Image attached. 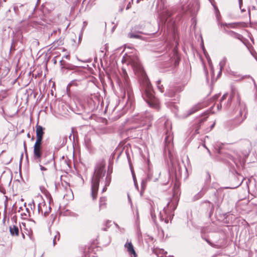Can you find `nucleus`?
<instances>
[{"label": "nucleus", "mask_w": 257, "mask_h": 257, "mask_svg": "<svg viewBox=\"0 0 257 257\" xmlns=\"http://www.w3.org/2000/svg\"><path fill=\"white\" fill-rule=\"evenodd\" d=\"M105 170L103 166L98 167L95 171L91 180V197L93 200L96 198L100 178L104 176Z\"/></svg>", "instance_id": "1"}, {"label": "nucleus", "mask_w": 257, "mask_h": 257, "mask_svg": "<svg viewBox=\"0 0 257 257\" xmlns=\"http://www.w3.org/2000/svg\"><path fill=\"white\" fill-rule=\"evenodd\" d=\"M153 92L151 86L148 84L145 90L144 99L150 107L159 109V102L158 99L154 96Z\"/></svg>", "instance_id": "2"}, {"label": "nucleus", "mask_w": 257, "mask_h": 257, "mask_svg": "<svg viewBox=\"0 0 257 257\" xmlns=\"http://www.w3.org/2000/svg\"><path fill=\"white\" fill-rule=\"evenodd\" d=\"M153 116L150 112L146 111L144 113L135 116L132 120L134 123L139 124V126H143L147 125L148 127L152 125Z\"/></svg>", "instance_id": "3"}, {"label": "nucleus", "mask_w": 257, "mask_h": 257, "mask_svg": "<svg viewBox=\"0 0 257 257\" xmlns=\"http://www.w3.org/2000/svg\"><path fill=\"white\" fill-rule=\"evenodd\" d=\"M122 62L127 65H131L135 70L140 71L142 69V66L137 56L130 55L124 57L122 60Z\"/></svg>", "instance_id": "4"}, {"label": "nucleus", "mask_w": 257, "mask_h": 257, "mask_svg": "<svg viewBox=\"0 0 257 257\" xmlns=\"http://www.w3.org/2000/svg\"><path fill=\"white\" fill-rule=\"evenodd\" d=\"M231 93L230 95L229 98L228 100L227 104L226 105V107H227L228 105H229L231 103L232 99L234 97L235 95L237 94V101L238 103L239 106L240 107L239 110V112L240 115V116H242L243 113L244 112L245 113V105L241 103L240 102V96L237 92V91L235 87H231ZM245 114H244V115Z\"/></svg>", "instance_id": "5"}, {"label": "nucleus", "mask_w": 257, "mask_h": 257, "mask_svg": "<svg viewBox=\"0 0 257 257\" xmlns=\"http://www.w3.org/2000/svg\"><path fill=\"white\" fill-rule=\"evenodd\" d=\"M42 142L36 141L34 146L33 157L38 162H40L42 156Z\"/></svg>", "instance_id": "6"}, {"label": "nucleus", "mask_w": 257, "mask_h": 257, "mask_svg": "<svg viewBox=\"0 0 257 257\" xmlns=\"http://www.w3.org/2000/svg\"><path fill=\"white\" fill-rule=\"evenodd\" d=\"M45 128L38 124L36 126V141L42 142Z\"/></svg>", "instance_id": "7"}, {"label": "nucleus", "mask_w": 257, "mask_h": 257, "mask_svg": "<svg viewBox=\"0 0 257 257\" xmlns=\"http://www.w3.org/2000/svg\"><path fill=\"white\" fill-rule=\"evenodd\" d=\"M142 34L148 35L147 33L139 31H136L135 29H133L128 34V37L130 38L143 39V37L141 36Z\"/></svg>", "instance_id": "8"}, {"label": "nucleus", "mask_w": 257, "mask_h": 257, "mask_svg": "<svg viewBox=\"0 0 257 257\" xmlns=\"http://www.w3.org/2000/svg\"><path fill=\"white\" fill-rule=\"evenodd\" d=\"M39 212H41L42 213L44 214L45 216L48 215L51 211V207L49 205L48 208H47V205L46 204H40L38 206Z\"/></svg>", "instance_id": "9"}, {"label": "nucleus", "mask_w": 257, "mask_h": 257, "mask_svg": "<svg viewBox=\"0 0 257 257\" xmlns=\"http://www.w3.org/2000/svg\"><path fill=\"white\" fill-rule=\"evenodd\" d=\"M124 247L126 248L130 254L133 255L134 257H137V253L131 242L126 243Z\"/></svg>", "instance_id": "10"}, {"label": "nucleus", "mask_w": 257, "mask_h": 257, "mask_svg": "<svg viewBox=\"0 0 257 257\" xmlns=\"http://www.w3.org/2000/svg\"><path fill=\"white\" fill-rule=\"evenodd\" d=\"M9 228H10V233L12 235L18 236L19 235V229L17 226L15 225H11L10 226Z\"/></svg>", "instance_id": "11"}, {"label": "nucleus", "mask_w": 257, "mask_h": 257, "mask_svg": "<svg viewBox=\"0 0 257 257\" xmlns=\"http://www.w3.org/2000/svg\"><path fill=\"white\" fill-rule=\"evenodd\" d=\"M153 174L154 173L152 171H151V170H149L147 174V178L146 180H153L154 181H156L157 180V178L154 177L153 176Z\"/></svg>", "instance_id": "12"}, {"label": "nucleus", "mask_w": 257, "mask_h": 257, "mask_svg": "<svg viewBox=\"0 0 257 257\" xmlns=\"http://www.w3.org/2000/svg\"><path fill=\"white\" fill-rule=\"evenodd\" d=\"M54 235V237L53 240V245L54 246L56 244L57 241H58L59 240L60 235L59 232L57 231L55 232Z\"/></svg>", "instance_id": "13"}, {"label": "nucleus", "mask_w": 257, "mask_h": 257, "mask_svg": "<svg viewBox=\"0 0 257 257\" xmlns=\"http://www.w3.org/2000/svg\"><path fill=\"white\" fill-rule=\"evenodd\" d=\"M123 77L124 78V84L126 87H127L128 85V80H127L128 76L127 75L126 72L124 70H123Z\"/></svg>", "instance_id": "14"}, {"label": "nucleus", "mask_w": 257, "mask_h": 257, "mask_svg": "<svg viewBox=\"0 0 257 257\" xmlns=\"http://www.w3.org/2000/svg\"><path fill=\"white\" fill-rule=\"evenodd\" d=\"M106 198L105 197H101L99 200V207L102 208L105 206Z\"/></svg>", "instance_id": "15"}, {"label": "nucleus", "mask_w": 257, "mask_h": 257, "mask_svg": "<svg viewBox=\"0 0 257 257\" xmlns=\"http://www.w3.org/2000/svg\"><path fill=\"white\" fill-rule=\"evenodd\" d=\"M200 109V106L199 105H196L195 106H194L193 107H192L190 110V112L188 114V115H190L194 112H195L196 111H197L198 110H199Z\"/></svg>", "instance_id": "16"}, {"label": "nucleus", "mask_w": 257, "mask_h": 257, "mask_svg": "<svg viewBox=\"0 0 257 257\" xmlns=\"http://www.w3.org/2000/svg\"><path fill=\"white\" fill-rule=\"evenodd\" d=\"M222 25L226 26L228 28H234L236 27V26L237 25V24L236 23H229V24L224 23V24H222Z\"/></svg>", "instance_id": "17"}, {"label": "nucleus", "mask_w": 257, "mask_h": 257, "mask_svg": "<svg viewBox=\"0 0 257 257\" xmlns=\"http://www.w3.org/2000/svg\"><path fill=\"white\" fill-rule=\"evenodd\" d=\"M209 1L210 2V3L211 4V5L213 6V7H214V8L215 10L216 11L218 12V9H217V7H216V6H215V2H214V0H209Z\"/></svg>", "instance_id": "18"}, {"label": "nucleus", "mask_w": 257, "mask_h": 257, "mask_svg": "<svg viewBox=\"0 0 257 257\" xmlns=\"http://www.w3.org/2000/svg\"><path fill=\"white\" fill-rule=\"evenodd\" d=\"M224 63H225V61H221L220 63H219V65H220V71L219 72V74L221 73V70L223 68V66L224 65Z\"/></svg>", "instance_id": "19"}, {"label": "nucleus", "mask_w": 257, "mask_h": 257, "mask_svg": "<svg viewBox=\"0 0 257 257\" xmlns=\"http://www.w3.org/2000/svg\"><path fill=\"white\" fill-rule=\"evenodd\" d=\"M14 10L16 14H19V9H18V7L17 6L15 5L14 6Z\"/></svg>", "instance_id": "20"}, {"label": "nucleus", "mask_w": 257, "mask_h": 257, "mask_svg": "<svg viewBox=\"0 0 257 257\" xmlns=\"http://www.w3.org/2000/svg\"><path fill=\"white\" fill-rule=\"evenodd\" d=\"M229 34L230 35H232V36H237L238 37L240 36L239 35L235 33V32H234L233 31H229Z\"/></svg>", "instance_id": "21"}, {"label": "nucleus", "mask_w": 257, "mask_h": 257, "mask_svg": "<svg viewBox=\"0 0 257 257\" xmlns=\"http://www.w3.org/2000/svg\"><path fill=\"white\" fill-rule=\"evenodd\" d=\"M227 95V93L224 94L220 99V102H222L226 98Z\"/></svg>", "instance_id": "22"}, {"label": "nucleus", "mask_w": 257, "mask_h": 257, "mask_svg": "<svg viewBox=\"0 0 257 257\" xmlns=\"http://www.w3.org/2000/svg\"><path fill=\"white\" fill-rule=\"evenodd\" d=\"M59 30L58 29V30H55L53 31V32H52L51 33V35L49 36V37H50V36H52L54 34H56L57 32H59Z\"/></svg>", "instance_id": "23"}, {"label": "nucleus", "mask_w": 257, "mask_h": 257, "mask_svg": "<svg viewBox=\"0 0 257 257\" xmlns=\"http://www.w3.org/2000/svg\"><path fill=\"white\" fill-rule=\"evenodd\" d=\"M203 194L202 193V192H200L198 193V194L197 195L198 196V197L196 198V199H199V198H201L202 196H203Z\"/></svg>", "instance_id": "24"}, {"label": "nucleus", "mask_w": 257, "mask_h": 257, "mask_svg": "<svg viewBox=\"0 0 257 257\" xmlns=\"http://www.w3.org/2000/svg\"><path fill=\"white\" fill-rule=\"evenodd\" d=\"M40 169L42 170V171H45V170H47V169L46 168H45L44 167H43V166L40 165Z\"/></svg>", "instance_id": "25"}, {"label": "nucleus", "mask_w": 257, "mask_h": 257, "mask_svg": "<svg viewBox=\"0 0 257 257\" xmlns=\"http://www.w3.org/2000/svg\"><path fill=\"white\" fill-rule=\"evenodd\" d=\"M24 147L25 152L27 153V147H26V144L25 142H24Z\"/></svg>", "instance_id": "26"}, {"label": "nucleus", "mask_w": 257, "mask_h": 257, "mask_svg": "<svg viewBox=\"0 0 257 257\" xmlns=\"http://www.w3.org/2000/svg\"><path fill=\"white\" fill-rule=\"evenodd\" d=\"M238 1H239V7H240V8H241V6L242 4V0H238Z\"/></svg>", "instance_id": "27"}, {"label": "nucleus", "mask_w": 257, "mask_h": 257, "mask_svg": "<svg viewBox=\"0 0 257 257\" xmlns=\"http://www.w3.org/2000/svg\"><path fill=\"white\" fill-rule=\"evenodd\" d=\"M221 102H220V105L218 104H217V107L218 109H219V110L221 108Z\"/></svg>", "instance_id": "28"}, {"label": "nucleus", "mask_w": 257, "mask_h": 257, "mask_svg": "<svg viewBox=\"0 0 257 257\" xmlns=\"http://www.w3.org/2000/svg\"><path fill=\"white\" fill-rule=\"evenodd\" d=\"M23 158V153H22V154H21V158H20V164H21V162H22V161Z\"/></svg>", "instance_id": "29"}, {"label": "nucleus", "mask_w": 257, "mask_h": 257, "mask_svg": "<svg viewBox=\"0 0 257 257\" xmlns=\"http://www.w3.org/2000/svg\"><path fill=\"white\" fill-rule=\"evenodd\" d=\"M133 179H134V181L135 185L137 186V184H136V178L134 176H133Z\"/></svg>", "instance_id": "30"}, {"label": "nucleus", "mask_w": 257, "mask_h": 257, "mask_svg": "<svg viewBox=\"0 0 257 257\" xmlns=\"http://www.w3.org/2000/svg\"><path fill=\"white\" fill-rule=\"evenodd\" d=\"M73 84V82H71L70 83H69L68 85V87L71 86V85H72Z\"/></svg>", "instance_id": "31"}, {"label": "nucleus", "mask_w": 257, "mask_h": 257, "mask_svg": "<svg viewBox=\"0 0 257 257\" xmlns=\"http://www.w3.org/2000/svg\"><path fill=\"white\" fill-rule=\"evenodd\" d=\"M206 241L209 244H211V242H210V241H209L208 239H205Z\"/></svg>", "instance_id": "32"}, {"label": "nucleus", "mask_w": 257, "mask_h": 257, "mask_svg": "<svg viewBox=\"0 0 257 257\" xmlns=\"http://www.w3.org/2000/svg\"><path fill=\"white\" fill-rule=\"evenodd\" d=\"M27 137H28V138H30V134L29 133H28V134H27Z\"/></svg>", "instance_id": "33"}, {"label": "nucleus", "mask_w": 257, "mask_h": 257, "mask_svg": "<svg viewBox=\"0 0 257 257\" xmlns=\"http://www.w3.org/2000/svg\"><path fill=\"white\" fill-rule=\"evenodd\" d=\"M127 94H128V98H129L130 97V92H127Z\"/></svg>", "instance_id": "34"}, {"label": "nucleus", "mask_w": 257, "mask_h": 257, "mask_svg": "<svg viewBox=\"0 0 257 257\" xmlns=\"http://www.w3.org/2000/svg\"><path fill=\"white\" fill-rule=\"evenodd\" d=\"M144 183H145V181H143V182H142V187H143V185H144Z\"/></svg>", "instance_id": "35"}, {"label": "nucleus", "mask_w": 257, "mask_h": 257, "mask_svg": "<svg viewBox=\"0 0 257 257\" xmlns=\"http://www.w3.org/2000/svg\"><path fill=\"white\" fill-rule=\"evenodd\" d=\"M25 216H27L26 212L24 213Z\"/></svg>", "instance_id": "36"}, {"label": "nucleus", "mask_w": 257, "mask_h": 257, "mask_svg": "<svg viewBox=\"0 0 257 257\" xmlns=\"http://www.w3.org/2000/svg\"><path fill=\"white\" fill-rule=\"evenodd\" d=\"M25 216H27L26 212L24 213Z\"/></svg>", "instance_id": "37"}, {"label": "nucleus", "mask_w": 257, "mask_h": 257, "mask_svg": "<svg viewBox=\"0 0 257 257\" xmlns=\"http://www.w3.org/2000/svg\"><path fill=\"white\" fill-rule=\"evenodd\" d=\"M168 137H167L166 138V139H165L166 141H167V140H168Z\"/></svg>", "instance_id": "38"}, {"label": "nucleus", "mask_w": 257, "mask_h": 257, "mask_svg": "<svg viewBox=\"0 0 257 257\" xmlns=\"http://www.w3.org/2000/svg\"><path fill=\"white\" fill-rule=\"evenodd\" d=\"M105 188H103V191H105Z\"/></svg>", "instance_id": "39"}, {"label": "nucleus", "mask_w": 257, "mask_h": 257, "mask_svg": "<svg viewBox=\"0 0 257 257\" xmlns=\"http://www.w3.org/2000/svg\"><path fill=\"white\" fill-rule=\"evenodd\" d=\"M158 84L160 83V81H158Z\"/></svg>", "instance_id": "40"}, {"label": "nucleus", "mask_w": 257, "mask_h": 257, "mask_svg": "<svg viewBox=\"0 0 257 257\" xmlns=\"http://www.w3.org/2000/svg\"><path fill=\"white\" fill-rule=\"evenodd\" d=\"M26 210L27 212H28V209H27V208H26Z\"/></svg>", "instance_id": "41"}, {"label": "nucleus", "mask_w": 257, "mask_h": 257, "mask_svg": "<svg viewBox=\"0 0 257 257\" xmlns=\"http://www.w3.org/2000/svg\"><path fill=\"white\" fill-rule=\"evenodd\" d=\"M214 124H213V125H212V127H213Z\"/></svg>", "instance_id": "42"}, {"label": "nucleus", "mask_w": 257, "mask_h": 257, "mask_svg": "<svg viewBox=\"0 0 257 257\" xmlns=\"http://www.w3.org/2000/svg\"><path fill=\"white\" fill-rule=\"evenodd\" d=\"M34 140V137H33V138H32V140Z\"/></svg>", "instance_id": "43"}, {"label": "nucleus", "mask_w": 257, "mask_h": 257, "mask_svg": "<svg viewBox=\"0 0 257 257\" xmlns=\"http://www.w3.org/2000/svg\"><path fill=\"white\" fill-rule=\"evenodd\" d=\"M41 257H43V255Z\"/></svg>", "instance_id": "44"}]
</instances>
